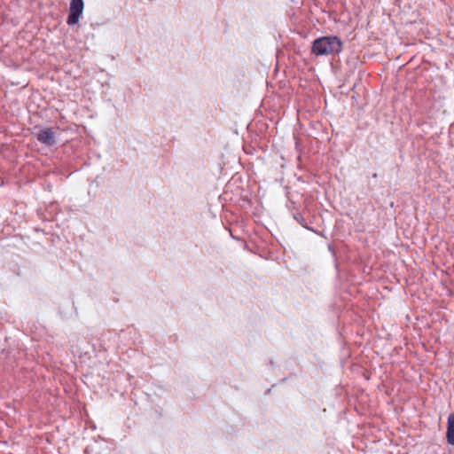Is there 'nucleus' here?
<instances>
[{
  "label": "nucleus",
  "mask_w": 454,
  "mask_h": 454,
  "mask_svg": "<svg viewBox=\"0 0 454 454\" xmlns=\"http://www.w3.org/2000/svg\"><path fill=\"white\" fill-rule=\"evenodd\" d=\"M342 50V42L336 35L322 36L314 40L311 52L317 56L338 55Z\"/></svg>",
  "instance_id": "obj_1"
},
{
  "label": "nucleus",
  "mask_w": 454,
  "mask_h": 454,
  "mask_svg": "<svg viewBox=\"0 0 454 454\" xmlns=\"http://www.w3.org/2000/svg\"><path fill=\"white\" fill-rule=\"evenodd\" d=\"M83 0H72L70 3V10L67 17V23L69 26H74L78 23L79 19L83 11Z\"/></svg>",
  "instance_id": "obj_2"
},
{
  "label": "nucleus",
  "mask_w": 454,
  "mask_h": 454,
  "mask_svg": "<svg viewBox=\"0 0 454 454\" xmlns=\"http://www.w3.org/2000/svg\"><path fill=\"white\" fill-rule=\"evenodd\" d=\"M37 140L46 145H53L55 144V137L51 129H41L36 135Z\"/></svg>",
  "instance_id": "obj_3"
},
{
  "label": "nucleus",
  "mask_w": 454,
  "mask_h": 454,
  "mask_svg": "<svg viewBox=\"0 0 454 454\" xmlns=\"http://www.w3.org/2000/svg\"><path fill=\"white\" fill-rule=\"evenodd\" d=\"M446 437L448 443L454 445V413L450 414L448 417Z\"/></svg>",
  "instance_id": "obj_4"
},
{
  "label": "nucleus",
  "mask_w": 454,
  "mask_h": 454,
  "mask_svg": "<svg viewBox=\"0 0 454 454\" xmlns=\"http://www.w3.org/2000/svg\"><path fill=\"white\" fill-rule=\"evenodd\" d=\"M294 218L303 227L307 228L306 226V220L301 214H295L294 215Z\"/></svg>",
  "instance_id": "obj_5"
},
{
  "label": "nucleus",
  "mask_w": 454,
  "mask_h": 454,
  "mask_svg": "<svg viewBox=\"0 0 454 454\" xmlns=\"http://www.w3.org/2000/svg\"><path fill=\"white\" fill-rule=\"evenodd\" d=\"M372 177H373V178H377V177H378L377 173H374V174L372 175Z\"/></svg>",
  "instance_id": "obj_6"
}]
</instances>
